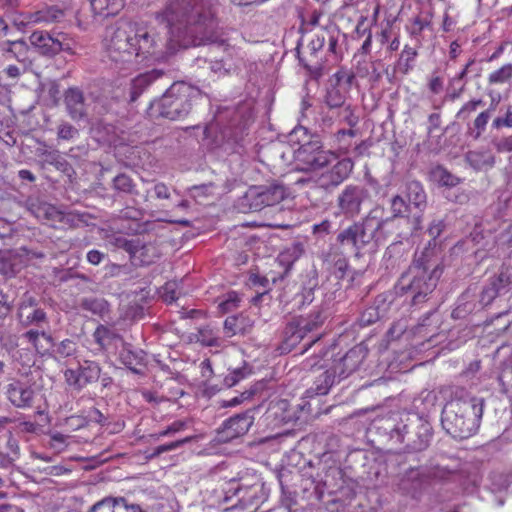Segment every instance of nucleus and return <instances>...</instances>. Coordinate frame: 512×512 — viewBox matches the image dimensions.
Returning <instances> with one entry per match:
<instances>
[{
  "instance_id": "f257e3e1",
  "label": "nucleus",
  "mask_w": 512,
  "mask_h": 512,
  "mask_svg": "<svg viewBox=\"0 0 512 512\" xmlns=\"http://www.w3.org/2000/svg\"><path fill=\"white\" fill-rule=\"evenodd\" d=\"M164 46V39L151 22L129 21L113 31L107 52L115 63L156 61L164 58Z\"/></svg>"
},
{
  "instance_id": "f03ea898",
  "label": "nucleus",
  "mask_w": 512,
  "mask_h": 512,
  "mask_svg": "<svg viewBox=\"0 0 512 512\" xmlns=\"http://www.w3.org/2000/svg\"><path fill=\"white\" fill-rule=\"evenodd\" d=\"M215 0H169L163 10L155 13V20L165 25L171 34H200L201 39L214 26Z\"/></svg>"
},
{
  "instance_id": "7ed1b4c3",
  "label": "nucleus",
  "mask_w": 512,
  "mask_h": 512,
  "mask_svg": "<svg viewBox=\"0 0 512 512\" xmlns=\"http://www.w3.org/2000/svg\"><path fill=\"white\" fill-rule=\"evenodd\" d=\"M483 415V400L457 389L441 415L443 429L453 438L467 439L474 435Z\"/></svg>"
},
{
  "instance_id": "20e7f679",
  "label": "nucleus",
  "mask_w": 512,
  "mask_h": 512,
  "mask_svg": "<svg viewBox=\"0 0 512 512\" xmlns=\"http://www.w3.org/2000/svg\"><path fill=\"white\" fill-rule=\"evenodd\" d=\"M434 249L426 247L399 278L396 288L402 294L412 295V304L417 305L424 302L437 286L443 273V266L440 263H432Z\"/></svg>"
},
{
  "instance_id": "39448f33",
  "label": "nucleus",
  "mask_w": 512,
  "mask_h": 512,
  "mask_svg": "<svg viewBox=\"0 0 512 512\" xmlns=\"http://www.w3.org/2000/svg\"><path fill=\"white\" fill-rule=\"evenodd\" d=\"M200 97L199 89L183 81L175 82L159 99L150 103L147 114L151 118L183 119L190 113L193 104Z\"/></svg>"
},
{
  "instance_id": "423d86ee",
  "label": "nucleus",
  "mask_w": 512,
  "mask_h": 512,
  "mask_svg": "<svg viewBox=\"0 0 512 512\" xmlns=\"http://www.w3.org/2000/svg\"><path fill=\"white\" fill-rule=\"evenodd\" d=\"M379 210L374 209L365 217L361 223H354L337 236L342 246H351L358 255L360 251L372 240H380L382 232L393 226L392 219L382 220L379 218Z\"/></svg>"
},
{
  "instance_id": "0eeeda50",
  "label": "nucleus",
  "mask_w": 512,
  "mask_h": 512,
  "mask_svg": "<svg viewBox=\"0 0 512 512\" xmlns=\"http://www.w3.org/2000/svg\"><path fill=\"white\" fill-rule=\"evenodd\" d=\"M294 159L297 170L312 171L329 165L336 159V155L323 150L319 142L309 141L294 152Z\"/></svg>"
},
{
  "instance_id": "6e6552de",
  "label": "nucleus",
  "mask_w": 512,
  "mask_h": 512,
  "mask_svg": "<svg viewBox=\"0 0 512 512\" xmlns=\"http://www.w3.org/2000/svg\"><path fill=\"white\" fill-rule=\"evenodd\" d=\"M326 317L322 310H313L305 316H299L290 321L285 329L286 344L295 346L310 334L318 331Z\"/></svg>"
},
{
  "instance_id": "1a4fd4ad",
  "label": "nucleus",
  "mask_w": 512,
  "mask_h": 512,
  "mask_svg": "<svg viewBox=\"0 0 512 512\" xmlns=\"http://www.w3.org/2000/svg\"><path fill=\"white\" fill-rule=\"evenodd\" d=\"M260 491L261 487L259 484L242 486L237 481L232 480L225 492L223 501L228 503L235 496L237 497V502L231 506L232 508L255 510L260 503Z\"/></svg>"
},
{
  "instance_id": "9d476101",
  "label": "nucleus",
  "mask_w": 512,
  "mask_h": 512,
  "mask_svg": "<svg viewBox=\"0 0 512 512\" xmlns=\"http://www.w3.org/2000/svg\"><path fill=\"white\" fill-rule=\"evenodd\" d=\"M17 316L23 327L35 326L36 329H43L49 325L47 313L39 307L38 300L28 293L21 298Z\"/></svg>"
},
{
  "instance_id": "9b49d317",
  "label": "nucleus",
  "mask_w": 512,
  "mask_h": 512,
  "mask_svg": "<svg viewBox=\"0 0 512 512\" xmlns=\"http://www.w3.org/2000/svg\"><path fill=\"white\" fill-rule=\"evenodd\" d=\"M286 188L280 184H271L265 187L251 188L246 198L249 200L250 208L257 211L266 206H274L284 200Z\"/></svg>"
},
{
  "instance_id": "f8f14e48",
  "label": "nucleus",
  "mask_w": 512,
  "mask_h": 512,
  "mask_svg": "<svg viewBox=\"0 0 512 512\" xmlns=\"http://www.w3.org/2000/svg\"><path fill=\"white\" fill-rule=\"evenodd\" d=\"M30 43L42 55L53 56L61 51L72 52L64 33H58L56 37L42 30L34 31L29 37Z\"/></svg>"
},
{
  "instance_id": "ddd939ff",
  "label": "nucleus",
  "mask_w": 512,
  "mask_h": 512,
  "mask_svg": "<svg viewBox=\"0 0 512 512\" xmlns=\"http://www.w3.org/2000/svg\"><path fill=\"white\" fill-rule=\"evenodd\" d=\"M253 420V416L248 411L230 417L224 421L222 425V430L220 432L222 434V440L230 441L234 438L243 436L252 426Z\"/></svg>"
},
{
  "instance_id": "4468645a",
  "label": "nucleus",
  "mask_w": 512,
  "mask_h": 512,
  "mask_svg": "<svg viewBox=\"0 0 512 512\" xmlns=\"http://www.w3.org/2000/svg\"><path fill=\"white\" fill-rule=\"evenodd\" d=\"M364 353L361 348L354 347L350 349L343 357L339 360L335 361L333 367L334 374L338 376L339 379H344L356 371L362 364L364 360Z\"/></svg>"
},
{
  "instance_id": "2eb2a0df",
  "label": "nucleus",
  "mask_w": 512,
  "mask_h": 512,
  "mask_svg": "<svg viewBox=\"0 0 512 512\" xmlns=\"http://www.w3.org/2000/svg\"><path fill=\"white\" fill-rule=\"evenodd\" d=\"M34 390L20 380L8 384L6 395L8 400L17 408H29L33 404Z\"/></svg>"
},
{
  "instance_id": "dca6fc26",
  "label": "nucleus",
  "mask_w": 512,
  "mask_h": 512,
  "mask_svg": "<svg viewBox=\"0 0 512 512\" xmlns=\"http://www.w3.org/2000/svg\"><path fill=\"white\" fill-rule=\"evenodd\" d=\"M353 166V162L348 158L337 161L329 171L321 175L320 185L325 189L338 186L349 176Z\"/></svg>"
},
{
  "instance_id": "f3484780",
  "label": "nucleus",
  "mask_w": 512,
  "mask_h": 512,
  "mask_svg": "<svg viewBox=\"0 0 512 512\" xmlns=\"http://www.w3.org/2000/svg\"><path fill=\"white\" fill-rule=\"evenodd\" d=\"M363 201V189L358 186H347L338 197V206L345 215L354 216L360 212Z\"/></svg>"
},
{
  "instance_id": "a211bd4d",
  "label": "nucleus",
  "mask_w": 512,
  "mask_h": 512,
  "mask_svg": "<svg viewBox=\"0 0 512 512\" xmlns=\"http://www.w3.org/2000/svg\"><path fill=\"white\" fill-rule=\"evenodd\" d=\"M265 420L274 427H280L293 420V413L287 400L280 399L269 404Z\"/></svg>"
},
{
  "instance_id": "6ab92c4d",
  "label": "nucleus",
  "mask_w": 512,
  "mask_h": 512,
  "mask_svg": "<svg viewBox=\"0 0 512 512\" xmlns=\"http://www.w3.org/2000/svg\"><path fill=\"white\" fill-rule=\"evenodd\" d=\"M22 336L41 355L47 354L54 345L52 335L44 329H29Z\"/></svg>"
},
{
  "instance_id": "aec40b11",
  "label": "nucleus",
  "mask_w": 512,
  "mask_h": 512,
  "mask_svg": "<svg viewBox=\"0 0 512 512\" xmlns=\"http://www.w3.org/2000/svg\"><path fill=\"white\" fill-rule=\"evenodd\" d=\"M161 70L153 69L136 76L131 82L130 101L135 102L140 95L157 79L162 77Z\"/></svg>"
},
{
  "instance_id": "412c9836",
  "label": "nucleus",
  "mask_w": 512,
  "mask_h": 512,
  "mask_svg": "<svg viewBox=\"0 0 512 512\" xmlns=\"http://www.w3.org/2000/svg\"><path fill=\"white\" fill-rule=\"evenodd\" d=\"M64 102L72 119H80L84 115V95L79 88H68L64 94Z\"/></svg>"
},
{
  "instance_id": "4be33fe9",
  "label": "nucleus",
  "mask_w": 512,
  "mask_h": 512,
  "mask_svg": "<svg viewBox=\"0 0 512 512\" xmlns=\"http://www.w3.org/2000/svg\"><path fill=\"white\" fill-rule=\"evenodd\" d=\"M417 57L418 50L408 44H405L395 62V71L403 75H407L414 69Z\"/></svg>"
},
{
  "instance_id": "5701e85b",
  "label": "nucleus",
  "mask_w": 512,
  "mask_h": 512,
  "mask_svg": "<svg viewBox=\"0 0 512 512\" xmlns=\"http://www.w3.org/2000/svg\"><path fill=\"white\" fill-rule=\"evenodd\" d=\"M136 185L133 179L127 174L121 173L113 179V188L119 192L134 196V201L139 203L148 201V195H141L135 189Z\"/></svg>"
},
{
  "instance_id": "b1692460",
  "label": "nucleus",
  "mask_w": 512,
  "mask_h": 512,
  "mask_svg": "<svg viewBox=\"0 0 512 512\" xmlns=\"http://www.w3.org/2000/svg\"><path fill=\"white\" fill-rule=\"evenodd\" d=\"M252 328L251 320L242 314L229 316L224 321V331L228 337L245 334Z\"/></svg>"
},
{
  "instance_id": "393cba45",
  "label": "nucleus",
  "mask_w": 512,
  "mask_h": 512,
  "mask_svg": "<svg viewBox=\"0 0 512 512\" xmlns=\"http://www.w3.org/2000/svg\"><path fill=\"white\" fill-rule=\"evenodd\" d=\"M124 6L125 0H91L93 12L105 18L117 15Z\"/></svg>"
},
{
  "instance_id": "a878e982",
  "label": "nucleus",
  "mask_w": 512,
  "mask_h": 512,
  "mask_svg": "<svg viewBox=\"0 0 512 512\" xmlns=\"http://www.w3.org/2000/svg\"><path fill=\"white\" fill-rule=\"evenodd\" d=\"M512 83V63H505L487 76L488 86H503Z\"/></svg>"
},
{
  "instance_id": "bb28decb",
  "label": "nucleus",
  "mask_w": 512,
  "mask_h": 512,
  "mask_svg": "<svg viewBox=\"0 0 512 512\" xmlns=\"http://www.w3.org/2000/svg\"><path fill=\"white\" fill-rule=\"evenodd\" d=\"M406 195L411 204L417 208H422L426 205V193L419 181L412 180L406 184Z\"/></svg>"
},
{
  "instance_id": "cd10ccee",
  "label": "nucleus",
  "mask_w": 512,
  "mask_h": 512,
  "mask_svg": "<svg viewBox=\"0 0 512 512\" xmlns=\"http://www.w3.org/2000/svg\"><path fill=\"white\" fill-rule=\"evenodd\" d=\"M81 309L90 312L92 315L104 317L109 312V304L103 298L87 297L80 303Z\"/></svg>"
},
{
  "instance_id": "c85d7f7f",
  "label": "nucleus",
  "mask_w": 512,
  "mask_h": 512,
  "mask_svg": "<svg viewBox=\"0 0 512 512\" xmlns=\"http://www.w3.org/2000/svg\"><path fill=\"white\" fill-rule=\"evenodd\" d=\"M342 58L343 54L339 48L338 38L334 35H329L325 64L316 63L317 66H315V68L322 69L326 65H336L342 60Z\"/></svg>"
},
{
  "instance_id": "c756f323",
  "label": "nucleus",
  "mask_w": 512,
  "mask_h": 512,
  "mask_svg": "<svg viewBox=\"0 0 512 512\" xmlns=\"http://www.w3.org/2000/svg\"><path fill=\"white\" fill-rule=\"evenodd\" d=\"M64 16V11L55 6H48L33 12V20L36 24L52 23L59 21Z\"/></svg>"
},
{
  "instance_id": "7c9ffc66",
  "label": "nucleus",
  "mask_w": 512,
  "mask_h": 512,
  "mask_svg": "<svg viewBox=\"0 0 512 512\" xmlns=\"http://www.w3.org/2000/svg\"><path fill=\"white\" fill-rule=\"evenodd\" d=\"M433 13H427L426 17L417 15L410 20L411 25L407 27V31L412 38L420 39L425 29L430 28L432 24Z\"/></svg>"
},
{
  "instance_id": "2f4dec72",
  "label": "nucleus",
  "mask_w": 512,
  "mask_h": 512,
  "mask_svg": "<svg viewBox=\"0 0 512 512\" xmlns=\"http://www.w3.org/2000/svg\"><path fill=\"white\" fill-rule=\"evenodd\" d=\"M335 377L336 374H334L332 369H326L317 377L312 389L317 395H326L334 384Z\"/></svg>"
},
{
  "instance_id": "473e14b6",
  "label": "nucleus",
  "mask_w": 512,
  "mask_h": 512,
  "mask_svg": "<svg viewBox=\"0 0 512 512\" xmlns=\"http://www.w3.org/2000/svg\"><path fill=\"white\" fill-rule=\"evenodd\" d=\"M124 498H105L95 503L89 512H117L122 510Z\"/></svg>"
},
{
  "instance_id": "72a5a7b5",
  "label": "nucleus",
  "mask_w": 512,
  "mask_h": 512,
  "mask_svg": "<svg viewBox=\"0 0 512 512\" xmlns=\"http://www.w3.org/2000/svg\"><path fill=\"white\" fill-rule=\"evenodd\" d=\"M431 176L441 186L454 187L459 183V179L442 166L434 168Z\"/></svg>"
},
{
  "instance_id": "f704fd0d",
  "label": "nucleus",
  "mask_w": 512,
  "mask_h": 512,
  "mask_svg": "<svg viewBox=\"0 0 512 512\" xmlns=\"http://www.w3.org/2000/svg\"><path fill=\"white\" fill-rule=\"evenodd\" d=\"M488 95L491 97V107L490 109L481 112L474 120V127L477 129V136H479L486 128V125L490 118V110H492L501 100V97L499 94L496 96L493 94V91L490 90L488 92Z\"/></svg>"
},
{
  "instance_id": "c9c22d12",
  "label": "nucleus",
  "mask_w": 512,
  "mask_h": 512,
  "mask_svg": "<svg viewBox=\"0 0 512 512\" xmlns=\"http://www.w3.org/2000/svg\"><path fill=\"white\" fill-rule=\"evenodd\" d=\"M83 386L98 380L100 376V367L96 362L85 361L84 365L79 368Z\"/></svg>"
},
{
  "instance_id": "e433bc0d",
  "label": "nucleus",
  "mask_w": 512,
  "mask_h": 512,
  "mask_svg": "<svg viewBox=\"0 0 512 512\" xmlns=\"http://www.w3.org/2000/svg\"><path fill=\"white\" fill-rule=\"evenodd\" d=\"M93 337L95 342L101 347L106 348L108 345H110L113 340L117 337V335L108 327L104 325H99L94 333Z\"/></svg>"
},
{
  "instance_id": "4c0bfd02",
  "label": "nucleus",
  "mask_w": 512,
  "mask_h": 512,
  "mask_svg": "<svg viewBox=\"0 0 512 512\" xmlns=\"http://www.w3.org/2000/svg\"><path fill=\"white\" fill-rule=\"evenodd\" d=\"M180 294V283L178 281H168L161 287L160 290L161 298L168 304L176 301Z\"/></svg>"
},
{
  "instance_id": "58836bf2",
  "label": "nucleus",
  "mask_w": 512,
  "mask_h": 512,
  "mask_svg": "<svg viewBox=\"0 0 512 512\" xmlns=\"http://www.w3.org/2000/svg\"><path fill=\"white\" fill-rule=\"evenodd\" d=\"M356 136V131L354 129H341L338 130L335 135V141L338 143V149L346 154L349 152L351 147V139Z\"/></svg>"
},
{
  "instance_id": "ea45409f",
  "label": "nucleus",
  "mask_w": 512,
  "mask_h": 512,
  "mask_svg": "<svg viewBox=\"0 0 512 512\" xmlns=\"http://www.w3.org/2000/svg\"><path fill=\"white\" fill-rule=\"evenodd\" d=\"M197 341L207 347L219 345V340L216 332L209 326L202 327L198 330Z\"/></svg>"
},
{
  "instance_id": "a19ab883",
  "label": "nucleus",
  "mask_w": 512,
  "mask_h": 512,
  "mask_svg": "<svg viewBox=\"0 0 512 512\" xmlns=\"http://www.w3.org/2000/svg\"><path fill=\"white\" fill-rule=\"evenodd\" d=\"M9 48L6 52L13 58H16L18 61H24L26 52H27V44L23 40L11 41L8 42Z\"/></svg>"
},
{
  "instance_id": "79ce46f5",
  "label": "nucleus",
  "mask_w": 512,
  "mask_h": 512,
  "mask_svg": "<svg viewBox=\"0 0 512 512\" xmlns=\"http://www.w3.org/2000/svg\"><path fill=\"white\" fill-rule=\"evenodd\" d=\"M240 297L238 293L232 291L226 295L225 300L221 301L218 308L221 313H228L238 307Z\"/></svg>"
},
{
  "instance_id": "37998d69",
  "label": "nucleus",
  "mask_w": 512,
  "mask_h": 512,
  "mask_svg": "<svg viewBox=\"0 0 512 512\" xmlns=\"http://www.w3.org/2000/svg\"><path fill=\"white\" fill-rule=\"evenodd\" d=\"M501 294L506 291L510 284V275L507 271H501L490 283Z\"/></svg>"
},
{
  "instance_id": "c03bdc74",
  "label": "nucleus",
  "mask_w": 512,
  "mask_h": 512,
  "mask_svg": "<svg viewBox=\"0 0 512 512\" xmlns=\"http://www.w3.org/2000/svg\"><path fill=\"white\" fill-rule=\"evenodd\" d=\"M345 102V96L336 88H333L327 92L326 104L330 108L341 107Z\"/></svg>"
},
{
  "instance_id": "a18cd8bd",
  "label": "nucleus",
  "mask_w": 512,
  "mask_h": 512,
  "mask_svg": "<svg viewBox=\"0 0 512 512\" xmlns=\"http://www.w3.org/2000/svg\"><path fill=\"white\" fill-rule=\"evenodd\" d=\"M408 205L406 204L405 200L399 196L396 195L391 199V210L393 213V217L391 218L394 222V218L401 217L403 214L407 211Z\"/></svg>"
},
{
  "instance_id": "49530a36",
  "label": "nucleus",
  "mask_w": 512,
  "mask_h": 512,
  "mask_svg": "<svg viewBox=\"0 0 512 512\" xmlns=\"http://www.w3.org/2000/svg\"><path fill=\"white\" fill-rule=\"evenodd\" d=\"M431 438L432 433L427 427H425L424 432L419 435L418 440L413 441V443L411 444V449L413 451H422L426 449L430 444Z\"/></svg>"
},
{
  "instance_id": "de8ad7c7",
  "label": "nucleus",
  "mask_w": 512,
  "mask_h": 512,
  "mask_svg": "<svg viewBox=\"0 0 512 512\" xmlns=\"http://www.w3.org/2000/svg\"><path fill=\"white\" fill-rule=\"evenodd\" d=\"M78 135V130L69 123H62L58 126L57 137L61 140H71Z\"/></svg>"
},
{
  "instance_id": "09e8293b",
  "label": "nucleus",
  "mask_w": 512,
  "mask_h": 512,
  "mask_svg": "<svg viewBox=\"0 0 512 512\" xmlns=\"http://www.w3.org/2000/svg\"><path fill=\"white\" fill-rule=\"evenodd\" d=\"M33 12L29 13H19L13 17V25L18 29L22 30L28 25L36 24L32 18Z\"/></svg>"
},
{
  "instance_id": "8fccbe9b",
  "label": "nucleus",
  "mask_w": 512,
  "mask_h": 512,
  "mask_svg": "<svg viewBox=\"0 0 512 512\" xmlns=\"http://www.w3.org/2000/svg\"><path fill=\"white\" fill-rule=\"evenodd\" d=\"M323 13L318 10H314L307 19H303L301 29L303 31H311L313 28L317 27L320 22V18Z\"/></svg>"
},
{
  "instance_id": "3c124183",
  "label": "nucleus",
  "mask_w": 512,
  "mask_h": 512,
  "mask_svg": "<svg viewBox=\"0 0 512 512\" xmlns=\"http://www.w3.org/2000/svg\"><path fill=\"white\" fill-rule=\"evenodd\" d=\"M76 352V343L70 339L61 341L57 348V353L64 358L74 355Z\"/></svg>"
},
{
  "instance_id": "603ef678",
  "label": "nucleus",
  "mask_w": 512,
  "mask_h": 512,
  "mask_svg": "<svg viewBox=\"0 0 512 512\" xmlns=\"http://www.w3.org/2000/svg\"><path fill=\"white\" fill-rule=\"evenodd\" d=\"M483 105V101L481 99H474L466 102L461 109L459 110L457 116L459 118H467L471 113L475 112L479 106Z\"/></svg>"
},
{
  "instance_id": "864d4df0",
  "label": "nucleus",
  "mask_w": 512,
  "mask_h": 512,
  "mask_svg": "<svg viewBox=\"0 0 512 512\" xmlns=\"http://www.w3.org/2000/svg\"><path fill=\"white\" fill-rule=\"evenodd\" d=\"M65 379L69 385L77 386L78 388L83 387V381L81 379L80 370L67 369L64 373Z\"/></svg>"
},
{
  "instance_id": "5fc2aeb1",
  "label": "nucleus",
  "mask_w": 512,
  "mask_h": 512,
  "mask_svg": "<svg viewBox=\"0 0 512 512\" xmlns=\"http://www.w3.org/2000/svg\"><path fill=\"white\" fill-rule=\"evenodd\" d=\"M325 41H326V38H325L324 32H322L321 34L315 35V38L311 39V41L308 44V49L310 51V54L313 56L318 51L322 50V48L324 47Z\"/></svg>"
},
{
  "instance_id": "6e6d98bb",
  "label": "nucleus",
  "mask_w": 512,
  "mask_h": 512,
  "mask_svg": "<svg viewBox=\"0 0 512 512\" xmlns=\"http://www.w3.org/2000/svg\"><path fill=\"white\" fill-rule=\"evenodd\" d=\"M500 293L493 287L491 284L484 288L481 293V303L484 305H488L492 302V300L497 297Z\"/></svg>"
},
{
  "instance_id": "4d7b16f0",
  "label": "nucleus",
  "mask_w": 512,
  "mask_h": 512,
  "mask_svg": "<svg viewBox=\"0 0 512 512\" xmlns=\"http://www.w3.org/2000/svg\"><path fill=\"white\" fill-rule=\"evenodd\" d=\"M12 306L8 301V296L0 290V320L6 318L11 312Z\"/></svg>"
},
{
  "instance_id": "13d9d810",
  "label": "nucleus",
  "mask_w": 512,
  "mask_h": 512,
  "mask_svg": "<svg viewBox=\"0 0 512 512\" xmlns=\"http://www.w3.org/2000/svg\"><path fill=\"white\" fill-rule=\"evenodd\" d=\"M210 69L213 73L217 74L218 76L226 75L228 73V69L225 66V62L223 59H215L210 60Z\"/></svg>"
},
{
  "instance_id": "bf43d9fd",
  "label": "nucleus",
  "mask_w": 512,
  "mask_h": 512,
  "mask_svg": "<svg viewBox=\"0 0 512 512\" xmlns=\"http://www.w3.org/2000/svg\"><path fill=\"white\" fill-rule=\"evenodd\" d=\"M325 362H326V360H323V356H314L310 359L305 360L304 367L310 368V369H314V368L323 369V368L327 367Z\"/></svg>"
},
{
  "instance_id": "052dcab7",
  "label": "nucleus",
  "mask_w": 512,
  "mask_h": 512,
  "mask_svg": "<svg viewBox=\"0 0 512 512\" xmlns=\"http://www.w3.org/2000/svg\"><path fill=\"white\" fill-rule=\"evenodd\" d=\"M154 194L155 197L158 199H169L170 198V191L166 184L159 182L155 184L154 188Z\"/></svg>"
},
{
  "instance_id": "680f3d73",
  "label": "nucleus",
  "mask_w": 512,
  "mask_h": 512,
  "mask_svg": "<svg viewBox=\"0 0 512 512\" xmlns=\"http://www.w3.org/2000/svg\"><path fill=\"white\" fill-rule=\"evenodd\" d=\"M344 120L353 129L358 123V117L354 115L353 109L350 105L344 108Z\"/></svg>"
},
{
  "instance_id": "e2e57ef3",
  "label": "nucleus",
  "mask_w": 512,
  "mask_h": 512,
  "mask_svg": "<svg viewBox=\"0 0 512 512\" xmlns=\"http://www.w3.org/2000/svg\"><path fill=\"white\" fill-rule=\"evenodd\" d=\"M66 423L69 427L73 429H78L85 426L87 424V421L86 418L82 416L73 415L67 418Z\"/></svg>"
},
{
  "instance_id": "0e129e2a",
  "label": "nucleus",
  "mask_w": 512,
  "mask_h": 512,
  "mask_svg": "<svg viewBox=\"0 0 512 512\" xmlns=\"http://www.w3.org/2000/svg\"><path fill=\"white\" fill-rule=\"evenodd\" d=\"M104 258V253L93 249L87 253V261L92 265H99Z\"/></svg>"
},
{
  "instance_id": "69168bd1",
  "label": "nucleus",
  "mask_w": 512,
  "mask_h": 512,
  "mask_svg": "<svg viewBox=\"0 0 512 512\" xmlns=\"http://www.w3.org/2000/svg\"><path fill=\"white\" fill-rule=\"evenodd\" d=\"M187 427V423L183 420H176L168 425L166 428L170 436L185 430Z\"/></svg>"
},
{
  "instance_id": "338daca9",
  "label": "nucleus",
  "mask_w": 512,
  "mask_h": 512,
  "mask_svg": "<svg viewBox=\"0 0 512 512\" xmlns=\"http://www.w3.org/2000/svg\"><path fill=\"white\" fill-rule=\"evenodd\" d=\"M428 87L434 94H439L443 90V80L439 76L432 77Z\"/></svg>"
},
{
  "instance_id": "774afa93",
  "label": "nucleus",
  "mask_w": 512,
  "mask_h": 512,
  "mask_svg": "<svg viewBox=\"0 0 512 512\" xmlns=\"http://www.w3.org/2000/svg\"><path fill=\"white\" fill-rule=\"evenodd\" d=\"M496 149L498 152H512V137H506L502 139L497 145Z\"/></svg>"
}]
</instances>
